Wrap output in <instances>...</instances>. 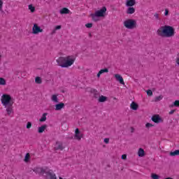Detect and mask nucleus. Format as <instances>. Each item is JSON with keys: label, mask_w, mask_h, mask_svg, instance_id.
I'll use <instances>...</instances> for the list:
<instances>
[{"label": "nucleus", "mask_w": 179, "mask_h": 179, "mask_svg": "<svg viewBox=\"0 0 179 179\" xmlns=\"http://www.w3.org/2000/svg\"><path fill=\"white\" fill-rule=\"evenodd\" d=\"M82 134H80V131L78 128L76 129L75 130V135H74V139H76L77 141H80L83 138Z\"/></svg>", "instance_id": "nucleus-10"}, {"label": "nucleus", "mask_w": 179, "mask_h": 179, "mask_svg": "<svg viewBox=\"0 0 179 179\" xmlns=\"http://www.w3.org/2000/svg\"><path fill=\"white\" fill-rule=\"evenodd\" d=\"M1 103L6 108V111L8 115L13 113V99L9 94H4L1 96Z\"/></svg>", "instance_id": "nucleus-3"}, {"label": "nucleus", "mask_w": 179, "mask_h": 179, "mask_svg": "<svg viewBox=\"0 0 179 179\" xmlns=\"http://www.w3.org/2000/svg\"><path fill=\"white\" fill-rule=\"evenodd\" d=\"M56 179H57V177H56Z\"/></svg>", "instance_id": "nucleus-51"}, {"label": "nucleus", "mask_w": 179, "mask_h": 179, "mask_svg": "<svg viewBox=\"0 0 179 179\" xmlns=\"http://www.w3.org/2000/svg\"><path fill=\"white\" fill-rule=\"evenodd\" d=\"M176 109L171 110L169 112V115H171L174 114V113H176Z\"/></svg>", "instance_id": "nucleus-41"}, {"label": "nucleus", "mask_w": 179, "mask_h": 179, "mask_svg": "<svg viewBox=\"0 0 179 179\" xmlns=\"http://www.w3.org/2000/svg\"><path fill=\"white\" fill-rule=\"evenodd\" d=\"M103 142H104V143H106V144L110 143V138H104Z\"/></svg>", "instance_id": "nucleus-37"}, {"label": "nucleus", "mask_w": 179, "mask_h": 179, "mask_svg": "<svg viewBox=\"0 0 179 179\" xmlns=\"http://www.w3.org/2000/svg\"><path fill=\"white\" fill-rule=\"evenodd\" d=\"M122 160H127V155H122Z\"/></svg>", "instance_id": "nucleus-40"}, {"label": "nucleus", "mask_w": 179, "mask_h": 179, "mask_svg": "<svg viewBox=\"0 0 179 179\" xmlns=\"http://www.w3.org/2000/svg\"><path fill=\"white\" fill-rule=\"evenodd\" d=\"M51 100L53 101V103H59L58 101V95L57 94L52 95Z\"/></svg>", "instance_id": "nucleus-22"}, {"label": "nucleus", "mask_w": 179, "mask_h": 179, "mask_svg": "<svg viewBox=\"0 0 179 179\" xmlns=\"http://www.w3.org/2000/svg\"><path fill=\"white\" fill-rule=\"evenodd\" d=\"M28 8L31 13H34V12H36V7L33 6V4H29Z\"/></svg>", "instance_id": "nucleus-25"}, {"label": "nucleus", "mask_w": 179, "mask_h": 179, "mask_svg": "<svg viewBox=\"0 0 179 179\" xmlns=\"http://www.w3.org/2000/svg\"><path fill=\"white\" fill-rule=\"evenodd\" d=\"M101 75V73L99 71V73L96 75V77L100 78V76Z\"/></svg>", "instance_id": "nucleus-45"}, {"label": "nucleus", "mask_w": 179, "mask_h": 179, "mask_svg": "<svg viewBox=\"0 0 179 179\" xmlns=\"http://www.w3.org/2000/svg\"><path fill=\"white\" fill-rule=\"evenodd\" d=\"M30 161V154L29 153H27L24 156V162L25 163H29V162Z\"/></svg>", "instance_id": "nucleus-24"}, {"label": "nucleus", "mask_w": 179, "mask_h": 179, "mask_svg": "<svg viewBox=\"0 0 179 179\" xmlns=\"http://www.w3.org/2000/svg\"><path fill=\"white\" fill-rule=\"evenodd\" d=\"M0 58H1V55H0Z\"/></svg>", "instance_id": "nucleus-49"}, {"label": "nucleus", "mask_w": 179, "mask_h": 179, "mask_svg": "<svg viewBox=\"0 0 179 179\" xmlns=\"http://www.w3.org/2000/svg\"><path fill=\"white\" fill-rule=\"evenodd\" d=\"M59 179H62V178L59 177Z\"/></svg>", "instance_id": "nucleus-48"}, {"label": "nucleus", "mask_w": 179, "mask_h": 179, "mask_svg": "<svg viewBox=\"0 0 179 179\" xmlns=\"http://www.w3.org/2000/svg\"><path fill=\"white\" fill-rule=\"evenodd\" d=\"M164 16H169V9H165Z\"/></svg>", "instance_id": "nucleus-39"}, {"label": "nucleus", "mask_w": 179, "mask_h": 179, "mask_svg": "<svg viewBox=\"0 0 179 179\" xmlns=\"http://www.w3.org/2000/svg\"><path fill=\"white\" fill-rule=\"evenodd\" d=\"M48 113H45L43 114L42 117L41 119H39L40 122H45V121H47V115Z\"/></svg>", "instance_id": "nucleus-20"}, {"label": "nucleus", "mask_w": 179, "mask_h": 179, "mask_svg": "<svg viewBox=\"0 0 179 179\" xmlns=\"http://www.w3.org/2000/svg\"><path fill=\"white\" fill-rule=\"evenodd\" d=\"M169 155L171 156L172 157L174 156H179V149L175 151L170 152Z\"/></svg>", "instance_id": "nucleus-23"}, {"label": "nucleus", "mask_w": 179, "mask_h": 179, "mask_svg": "<svg viewBox=\"0 0 179 179\" xmlns=\"http://www.w3.org/2000/svg\"><path fill=\"white\" fill-rule=\"evenodd\" d=\"M47 124H43L38 128V134H43L44 131H45V129L47 128Z\"/></svg>", "instance_id": "nucleus-17"}, {"label": "nucleus", "mask_w": 179, "mask_h": 179, "mask_svg": "<svg viewBox=\"0 0 179 179\" xmlns=\"http://www.w3.org/2000/svg\"><path fill=\"white\" fill-rule=\"evenodd\" d=\"M91 93L94 94L93 97H94V99H99V96H100V94L99 93V91L97 90H91Z\"/></svg>", "instance_id": "nucleus-15"}, {"label": "nucleus", "mask_w": 179, "mask_h": 179, "mask_svg": "<svg viewBox=\"0 0 179 179\" xmlns=\"http://www.w3.org/2000/svg\"><path fill=\"white\" fill-rule=\"evenodd\" d=\"M85 27H87V29H92V27H93V23H87L85 24Z\"/></svg>", "instance_id": "nucleus-34"}, {"label": "nucleus", "mask_w": 179, "mask_h": 179, "mask_svg": "<svg viewBox=\"0 0 179 179\" xmlns=\"http://www.w3.org/2000/svg\"><path fill=\"white\" fill-rule=\"evenodd\" d=\"M136 3V0H127L126 1V6L127 7H132L134 6Z\"/></svg>", "instance_id": "nucleus-13"}, {"label": "nucleus", "mask_w": 179, "mask_h": 179, "mask_svg": "<svg viewBox=\"0 0 179 179\" xmlns=\"http://www.w3.org/2000/svg\"><path fill=\"white\" fill-rule=\"evenodd\" d=\"M6 85V80L3 78H0V86H5Z\"/></svg>", "instance_id": "nucleus-28"}, {"label": "nucleus", "mask_w": 179, "mask_h": 179, "mask_svg": "<svg viewBox=\"0 0 179 179\" xmlns=\"http://www.w3.org/2000/svg\"><path fill=\"white\" fill-rule=\"evenodd\" d=\"M151 120L153 122H155V124H160V122H163V120L160 117V115H152Z\"/></svg>", "instance_id": "nucleus-9"}, {"label": "nucleus", "mask_w": 179, "mask_h": 179, "mask_svg": "<svg viewBox=\"0 0 179 179\" xmlns=\"http://www.w3.org/2000/svg\"><path fill=\"white\" fill-rule=\"evenodd\" d=\"M99 103H104V101H107V96H104L103 95L100 96L98 99Z\"/></svg>", "instance_id": "nucleus-19"}, {"label": "nucleus", "mask_w": 179, "mask_h": 179, "mask_svg": "<svg viewBox=\"0 0 179 179\" xmlns=\"http://www.w3.org/2000/svg\"><path fill=\"white\" fill-rule=\"evenodd\" d=\"M124 26L126 29H129V30H132V29H135L136 27V20L129 19L124 22Z\"/></svg>", "instance_id": "nucleus-6"}, {"label": "nucleus", "mask_w": 179, "mask_h": 179, "mask_svg": "<svg viewBox=\"0 0 179 179\" xmlns=\"http://www.w3.org/2000/svg\"><path fill=\"white\" fill-rule=\"evenodd\" d=\"M62 26L61 25H57L55 27V30H61L62 29Z\"/></svg>", "instance_id": "nucleus-38"}, {"label": "nucleus", "mask_w": 179, "mask_h": 179, "mask_svg": "<svg viewBox=\"0 0 179 179\" xmlns=\"http://www.w3.org/2000/svg\"><path fill=\"white\" fill-rule=\"evenodd\" d=\"M131 134H134V132H135V128L131 127Z\"/></svg>", "instance_id": "nucleus-44"}, {"label": "nucleus", "mask_w": 179, "mask_h": 179, "mask_svg": "<svg viewBox=\"0 0 179 179\" xmlns=\"http://www.w3.org/2000/svg\"><path fill=\"white\" fill-rule=\"evenodd\" d=\"M55 33H57V30H55V29H54L52 32H51V34H55Z\"/></svg>", "instance_id": "nucleus-43"}, {"label": "nucleus", "mask_w": 179, "mask_h": 179, "mask_svg": "<svg viewBox=\"0 0 179 179\" xmlns=\"http://www.w3.org/2000/svg\"><path fill=\"white\" fill-rule=\"evenodd\" d=\"M36 174H39V176H43L44 178L48 179V176L50 179H57V176L55 173L51 171H45V169L43 168H34L32 169Z\"/></svg>", "instance_id": "nucleus-4"}, {"label": "nucleus", "mask_w": 179, "mask_h": 179, "mask_svg": "<svg viewBox=\"0 0 179 179\" xmlns=\"http://www.w3.org/2000/svg\"><path fill=\"white\" fill-rule=\"evenodd\" d=\"M64 149H65L64 143L62 141H56L55 145V150H63Z\"/></svg>", "instance_id": "nucleus-8"}, {"label": "nucleus", "mask_w": 179, "mask_h": 179, "mask_svg": "<svg viewBox=\"0 0 179 179\" xmlns=\"http://www.w3.org/2000/svg\"><path fill=\"white\" fill-rule=\"evenodd\" d=\"M145 92L148 96H153V92L152 91V90H148Z\"/></svg>", "instance_id": "nucleus-32"}, {"label": "nucleus", "mask_w": 179, "mask_h": 179, "mask_svg": "<svg viewBox=\"0 0 179 179\" xmlns=\"http://www.w3.org/2000/svg\"><path fill=\"white\" fill-rule=\"evenodd\" d=\"M55 110L56 111H61V109L62 108H64L65 107V103H62V102H60L59 103H57L55 106Z\"/></svg>", "instance_id": "nucleus-11"}, {"label": "nucleus", "mask_w": 179, "mask_h": 179, "mask_svg": "<svg viewBox=\"0 0 179 179\" xmlns=\"http://www.w3.org/2000/svg\"><path fill=\"white\" fill-rule=\"evenodd\" d=\"M115 78L120 83V85H125V83L124 82V78H122V76L120 74H115Z\"/></svg>", "instance_id": "nucleus-12"}, {"label": "nucleus", "mask_w": 179, "mask_h": 179, "mask_svg": "<svg viewBox=\"0 0 179 179\" xmlns=\"http://www.w3.org/2000/svg\"><path fill=\"white\" fill-rule=\"evenodd\" d=\"M127 15H133V13H135V8L134 7H129L127 10Z\"/></svg>", "instance_id": "nucleus-18"}, {"label": "nucleus", "mask_w": 179, "mask_h": 179, "mask_svg": "<svg viewBox=\"0 0 179 179\" xmlns=\"http://www.w3.org/2000/svg\"><path fill=\"white\" fill-rule=\"evenodd\" d=\"M157 34L160 36V37H173L174 34H176V29L171 26L164 25L157 29Z\"/></svg>", "instance_id": "nucleus-1"}, {"label": "nucleus", "mask_w": 179, "mask_h": 179, "mask_svg": "<svg viewBox=\"0 0 179 179\" xmlns=\"http://www.w3.org/2000/svg\"><path fill=\"white\" fill-rule=\"evenodd\" d=\"M2 6H3V1H0V12H1V13H5L3 12V10L2 9Z\"/></svg>", "instance_id": "nucleus-33"}, {"label": "nucleus", "mask_w": 179, "mask_h": 179, "mask_svg": "<svg viewBox=\"0 0 179 179\" xmlns=\"http://www.w3.org/2000/svg\"><path fill=\"white\" fill-rule=\"evenodd\" d=\"M35 83H37V85H41V83H43V80H41V78L36 77L35 78Z\"/></svg>", "instance_id": "nucleus-27"}, {"label": "nucleus", "mask_w": 179, "mask_h": 179, "mask_svg": "<svg viewBox=\"0 0 179 179\" xmlns=\"http://www.w3.org/2000/svg\"><path fill=\"white\" fill-rule=\"evenodd\" d=\"M99 72L101 73V75H103V73H108V68L102 69L99 71Z\"/></svg>", "instance_id": "nucleus-29"}, {"label": "nucleus", "mask_w": 179, "mask_h": 179, "mask_svg": "<svg viewBox=\"0 0 179 179\" xmlns=\"http://www.w3.org/2000/svg\"><path fill=\"white\" fill-rule=\"evenodd\" d=\"M138 155L139 157H143V156H145V150L143 148L138 149Z\"/></svg>", "instance_id": "nucleus-21"}, {"label": "nucleus", "mask_w": 179, "mask_h": 179, "mask_svg": "<svg viewBox=\"0 0 179 179\" xmlns=\"http://www.w3.org/2000/svg\"><path fill=\"white\" fill-rule=\"evenodd\" d=\"M163 99V95H159L158 96H155V101H160L161 100Z\"/></svg>", "instance_id": "nucleus-30"}, {"label": "nucleus", "mask_w": 179, "mask_h": 179, "mask_svg": "<svg viewBox=\"0 0 179 179\" xmlns=\"http://www.w3.org/2000/svg\"><path fill=\"white\" fill-rule=\"evenodd\" d=\"M31 125H32L31 122H28L27 123V129H30L31 128Z\"/></svg>", "instance_id": "nucleus-35"}, {"label": "nucleus", "mask_w": 179, "mask_h": 179, "mask_svg": "<svg viewBox=\"0 0 179 179\" xmlns=\"http://www.w3.org/2000/svg\"><path fill=\"white\" fill-rule=\"evenodd\" d=\"M154 16L155 17V19H159V14H157V13H156Z\"/></svg>", "instance_id": "nucleus-42"}, {"label": "nucleus", "mask_w": 179, "mask_h": 179, "mask_svg": "<svg viewBox=\"0 0 179 179\" xmlns=\"http://www.w3.org/2000/svg\"><path fill=\"white\" fill-rule=\"evenodd\" d=\"M169 107H179V100L175 101L171 106H169Z\"/></svg>", "instance_id": "nucleus-26"}, {"label": "nucleus", "mask_w": 179, "mask_h": 179, "mask_svg": "<svg viewBox=\"0 0 179 179\" xmlns=\"http://www.w3.org/2000/svg\"><path fill=\"white\" fill-rule=\"evenodd\" d=\"M71 11L67 8H63L59 10L61 15H68Z\"/></svg>", "instance_id": "nucleus-16"}, {"label": "nucleus", "mask_w": 179, "mask_h": 179, "mask_svg": "<svg viewBox=\"0 0 179 179\" xmlns=\"http://www.w3.org/2000/svg\"><path fill=\"white\" fill-rule=\"evenodd\" d=\"M0 1H2V0H0Z\"/></svg>", "instance_id": "nucleus-50"}, {"label": "nucleus", "mask_w": 179, "mask_h": 179, "mask_svg": "<svg viewBox=\"0 0 179 179\" xmlns=\"http://www.w3.org/2000/svg\"><path fill=\"white\" fill-rule=\"evenodd\" d=\"M75 59H76L75 56L70 55L67 57H59L56 61L57 62V65L61 66V68H69V66H72V65H73Z\"/></svg>", "instance_id": "nucleus-2"}, {"label": "nucleus", "mask_w": 179, "mask_h": 179, "mask_svg": "<svg viewBox=\"0 0 179 179\" xmlns=\"http://www.w3.org/2000/svg\"><path fill=\"white\" fill-rule=\"evenodd\" d=\"M151 178L152 179H160V176L156 173H152L151 175Z\"/></svg>", "instance_id": "nucleus-31"}, {"label": "nucleus", "mask_w": 179, "mask_h": 179, "mask_svg": "<svg viewBox=\"0 0 179 179\" xmlns=\"http://www.w3.org/2000/svg\"><path fill=\"white\" fill-rule=\"evenodd\" d=\"M176 63L178 64V65L179 66V57L176 60Z\"/></svg>", "instance_id": "nucleus-46"}, {"label": "nucleus", "mask_w": 179, "mask_h": 179, "mask_svg": "<svg viewBox=\"0 0 179 179\" xmlns=\"http://www.w3.org/2000/svg\"><path fill=\"white\" fill-rule=\"evenodd\" d=\"M138 107H139V105H138V103H136L135 101H132L130 105V108H131V110H134V111H136Z\"/></svg>", "instance_id": "nucleus-14"}, {"label": "nucleus", "mask_w": 179, "mask_h": 179, "mask_svg": "<svg viewBox=\"0 0 179 179\" xmlns=\"http://www.w3.org/2000/svg\"><path fill=\"white\" fill-rule=\"evenodd\" d=\"M43 30L37 24H34L32 27V34H38V33H43Z\"/></svg>", "instance_id": "nucleus-7"}, {"label": "nucleus", "mask_w": 179, "mask_h": 179, "mask_svg": "<svg viewBox=\"0 0 179 179\" xmlns=\"http://www.w3.org/2000/svg\"><path fill=\"white\" fill-rule=\"evenodd\" d=\"M152 127H155V124H152L151 123H146L145 128H150Z\"/></svg>", "instance_id": "nucleus-36"}, {"label": "nucleus", "mask_w": 179, "mask_h": 179, "mask_svg": "<svg viewBox=\"0 0 179 179\" xmlns=\"http://www.w3.org/2000/svg\"><path fill=\"white\" fill-rule=\"evenodd\" d=\"M62 93H65V91H64V90H63V91H62Z\"/></svg>", "instance_id": "nucleus-47"}, {"label": "nucleus", "mask_w": 179, "mask_h": 179, "mask_svg": "<svg viewBox=\"0 0 179 179\" xmlns=\"http://www.w3.org/2000/svg\"><path fill=\"white\" fill-rule=\"evenodd\" d=\"M106 12H107V8L103 6L100 10L95 11V13H91L90 16L93 22H99L100 17H104L106 16Z\"/></svg>", "instance_id": "nucleus-5"}]
</instances>
